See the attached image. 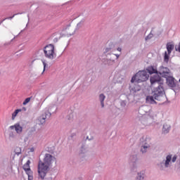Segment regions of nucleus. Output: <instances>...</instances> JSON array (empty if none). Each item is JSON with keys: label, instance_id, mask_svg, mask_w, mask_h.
<instances>
[{"label": "nucleus", "instance_id": "9d476101", "mask_svg": "<svg viewBox=\"0 0 180 180\" xmlns=\"http://www.w3.org/2000/svg\"><path fill=\"white\" fill-rule=\"evenodd\" d=\"M172 160V155H167L166 158V160L165 162V167L166 168H168L169 167V162H171V160Z\"/></svg>", "mask_w": 180, "mask_h": 180}, {"label": "nucleus", "instance_id": "6ab92c4d", "mask_svg": "<svg viewBox=\"0 0 180 180\" xmlns=\"http://www.w3.org/2000/svg\"><path fill=\"white\" fill-rule=\"evenodd\" d=\"M43 65H44L43 72H44V71H46V67H47V63H46V62H43Z\"/></svg>", "mask_w": 180, "mask_h": 180}, {"label": "nucleus", "instance_id": "ddd939ff", "mask_svg": "<svg viewBox=\"0 0 180 180\" xmlns=\"http://www.w3.org/2000/svg\"><path fill=\"white\" fill-rule=\"evenodd\" d=\"M19 112H22V110L21 109H17L13 112V114H12V120H15V117H16V116H18V113H19Z\"/></svg>", "mask_w": 180, "mask_h": 180}, {"label": "nucleus", "instance_id": "39448f33", "mask_svg": "<svg viewBox=\"0 0 180 180\" xmlns=\"http://www.w3.org/2000/svg\"><path fill=\"white\" fill-rule=\"evenodd\" d=\"M175 46L172 44L171 42L167 44V52L165 51L164 54V62L168 64L169 61V55L172 53V50H174Z\"/></svg>", "mask_w": 180, "mask_h": 180}, {"label": "nucleus", "instance_id": "1a4fd4ad", "mask_svg": "<svg viewBox=\"0 0 180 180\" xmlns=\"http://www.w3.org/2000/svg\"><path fill=\"white\" fill-rule=\"evenodd\" d=\"M147 74H158V72L157 71V70L155 68H154V67L153 66H149L147 69Z\"/></svg>", "mask_w": 180, "mask_h": 180}, {"label": "nucleus", "instance_id": "393cba45", "mask_svg": "<svg viewBox=\"0 0 180 180\" xmlns=\"http://www.w3.org/2000/svg\"><path fill=\"white\" fill-rule=\"evenodd\" d=\"M149 36H150V35H149ZM149 36H148V37L146 38V40H147V39H148V37H149Z\"/></svg>", "mask_w": 180, "mask_h": 180}, {"label": "nucleus", "instance_id": "9b49d317", "mask_svg": "<svg viewBox=\"0 0 180 180\" xmlns=\"http://www.w3.org/2000/svg\"><path fill=\"white\" fill-rule=\"evenodd\" d=\"M169 129H171V127L167 124H165L162 128V133H164V134H167V133L169 132Z\"/></svg>", "mask_w": 180, "mask_h": 180}, {"label": "nucleus", "instance_id": "a211bd4d", "mask_svg": "<svg viewBox=\"0 0 180 180\" xmlns=\"http://www.w3.org/2000/svg\"><path fill=\"white\" fill-rule=\"evenodd\" d=\"M15 154H17V155H19V154H21V153H22V149H20V147H17L15 149Z\"/></svg>", "mask_w": 180, "mask_h": 180}, {"label": "nucleus", "instance_id": "dca6fc26", "mask_svg": "<svg viewBox=\"0 0 180 180\" xmlns=\"http://www.w3.org/2000/svg\"><path fill=\"white\" fill-rule=\"evenodd\" d=\"M136 179L137 180H142V179H144V174H141V173H139L138 174V176L136 177Z\"/></svg>", "mask_w": 180, "mask_h": 180}, {"label": "nucleus", "instance_id": "bb28decb", "mask_svg": "<svg viewBox=\"0 0 180 180\" xmlns=\"http://www.w3.org/2000/svg\"><path fill=\"white\" fill-rule=\"evenodd\" d=\"M31 151H34V149H33V148H31Z\"/></svg>", "mask_w": 180, "mask_h": 180}, {"label": "nucleus", "instance_id": "7ed1b4c3", "mask_svg": "<svg viewBox=\"0 0 180 180\" xmlns=\"http://www.w3.org/2000/svg\"><path fill=\"white\" fill-rule=\"evenodd\" d=\"M150 75L147 73V71L142 70L138 72L134 76L132 77L131 79V82H137L139 84L140 82H144L148 79Z\"/></svg>", "mask_w": 180, "mask_h": 180}, {"label": "nucleus", "instance_id": "cd10ccee", "mask_svg": "<svg viewBox=\"0 0 180 180\" xmlns=\"http://www.w3.org/2000/svg\"><path fill=\"white\" fill-rule=\"evenodd\" d=\"M164 72H160V74L161 75V74H162Z\"/></svg>", "mask_w": 180, "mask_h": 180}, {"label": "nucleus", "instance_id": "4468645a", "mask_svg": "<svg viewBox=\"0 0 180 180\" xmlns=\"http://www.w3.org/2000/svg\"><path fill=\"white\" fill-rule=\"evenodd\" d=\"M44 123H46V117H39L38 118V124H44Z\"/></svg>", "mask_w": 180, "mask_h": 180}, {"label": "nucleus", "instance_id": "20e7f679", "mask_svg": "<svg viewBox=\"0 0 180 180\" xmlns=\"http://www.w3.org/2000/svg\"><path fill=\"white\" fill-rule=\"evenodd\" d=\"M44 54L46 58H49V60H54V57H56V48H54V45H46L44 48Z\"/></svg>", "mask_w": 180, "mask_h": 180}, {"label": "nucleus", "instance_id": "a878e982", "mask_svg": "<svg viewBox=\"0 0 180 180\" xmlns=\"http://www.w3.org/2000/svg\"><path fill=\"white\" fill-rule=\"evenodd\" d=\"M116 57H117V58H119V55H116Z\"/></svg>", "mask_w": 180, "mask_h": 180}, {"label": "nucleus", "instance_id": "4be33fe9", "mask_svg": "<svg viewBox=\"0 0 180 180\" xmlns=\"http://www.w3.org/2000/svg\"><path fill=\"white\" fill-rule=\"evenodd\" d=\"M172 162H175L176 161V155H174L172 160Z\"/></svg>", "mask_w": 180, "mask_h": 180}, {"label": "nucleus", "instance_id": "2eb2a0df", "mask_svg": "<svg viewBox=\"0 0 180 180\" xmlns=\"http://www.w3.org/2000/svg\"><path fill=\"white\" fill-rule=\"evenodd\" d=\"M105 95L103 94H100L99 96V99H100V102H101V105L102 106V108H103V106H105L104 103H103V101H105Z\"/></svg>", "mask_w": 180, "mask_h": 180}, {"label": "nucleus", "instance_id": "b1692460", "mask_svg": "<svg viewBox=\"0 0 180 180\" xmlns=\"http://www.w3.org/2000/svg\"><path fill=\"white\" fill-rule=\"evenodd\" d=\"M105 51H109V49L107 48V49H105Z\"/></svg>", "mask_w": 180, "mask_h": 180}, {"label": "nucleus", "instance_id": "f8f14e48", "mask_svg": "<svg viewBox=\"0 0 180 180\" xmlns=\"http://www.w3.org/2000/svg\"><path fill=\"white\" fill-rule=\"evenodd\" d=\"M150 148V145H147L145 143V145H143L141 148V153H146L147 151V149Z\"/></svg>", "mask_w": 180, "mask_h": 180}, {"label": "nucleus", "instance_id": "0eeeda50", "mask_svg": "<svg viewBox=\"0 0 180 180\" xmlns=\"http://www.w3.org/2000/svg\"><path fill=\"white\" fill-rule=\"evenodd\" d=\"M166 84L169 88H176L178 82L173 77L169 76L166 78Z\"/></svg>", "mask_w": 180, "mask_h": 180}, {"label": "nucleus", "instance_id": "f257e3e1", "mask_svg": "<svg viewBox=\"0 0 180 180\" xmlns=\"http://www.w3.org/2000/svg\"><path fill=\"white\" fill-rule=\"evenodd\" d=\"M150 81L151 85L158 84V86L155 89L153 96H148L146 97V102H148V103H155V101L162 102L165 99V91H164V83L161 80V77L156 75L154 77H151Z\"/></svg>", "mask_w": 180, "mask_h": 180}, {"label": "nucleus", "instance_id": "aec40b11", "mask_svg": "<svg viewBox=\"0 0 180 180\" xmlns=\"http://www.w3.org/2000/svg\"><path fill=\"white\" fill-rule=\"evenodd\" d=\"M176 51H179L180 53V42L177 46H176Z\"/></svg>", "mask_w": 180, "mask_h": 180}, {"label": "nucleus", "instance_id": "f3484780", "mask_svg": "<svg viewBox=\"0 0 180 180\" xmlns=\"http://www.w3.org/2000/svg\"><path fill=\"white\" fill-rule=\"evenodd\" d=\"M30 101H32V97H29L27 98L22 103V105H27V103H29V102H30Z\"/></svg>", "mask_w": 180, "mask_h": 180}, {"label": "nucleus", "instance_id": "c85d7f7f", "mask_svg": "<svg viewBox=\"0 0 180 180\" xmlns=\"http://www.w3.org/2000/svg\"><path fill=\"white\" fill-rule=\"evenodd\" d=\"M179 82H180V79H179Z\"/></svg>", "mask_w": 180, "mask_h": 180}, {"label": "nucleus", "instance_id": "6e6552de", "mask_svg": "<svg viewBox=\"0 0 180 180\" xmlns=\"http://www.w3.org/2000/svg\"><path fill=\"white\" fill-rule=\"evenodd\" d=\"M10 129L11 130H13V129H15L16 133H18V134H20V133H22L23 131V127H22V126H20V124L19 123H16L14 125L10 126Z\"/></svg>", "mask_w": 180, "mask_h": 180}, {"label": "nucleus", "instance_id": "423d86ee", "mask_svg": "<svg viewBox=\"0 0 180 180\" xmlns=\"http://www.w3.org/2000/svg\"><path fill=\"white\" fill-rule=\"evenodd\" d=\"M22 168L28 176V180H33V172L30 169V160H27Z\"/></svg>", "mask_w": 180, "mask_h": 180}, {"label": "nucleus", "instance_id": "412c9836", "mask_svg": "<svg viewBox=\"0 0 180 180\" xmlns=\"http://www.w3.org/2000/svg\"><path fill=\"white\" fill-rule=\"evenodd\" d=\"M15 16H16V14H14L12 17H8L3 20H6V19H13V18H15Z\"/></svg>", "mask_w": 180, "mask_h": 180}, {"label": "nucleus", "instance_id": "f03ea898", "mask_svg": "<svg viewBox=\"0 0 180 180\" xmlns=\"http://www.w3.org/2000/svg\"><path fill=\"white\" fill-rule=\"evenodd\" d=\"M53 162H56V158L50 155V153L45 154L43 161L40 160L38 164V174L41 179H44Z\"/></svg>", "mask_w": 180, "mask_h": 180}, {"label": "nucleus", "instance_id": "5701e85b", "mask_svg": "<svg viewBox=\"0 0 180 180\" xmlns=\"http://www.w3.org/2000/svg\"><path fill=\"white\" fill-rule=\"evenodd\" d=\"M117 51H122V48H117Z\"/></svg>", "mask_w": 180, "mask_h": 180}]
</instances>
